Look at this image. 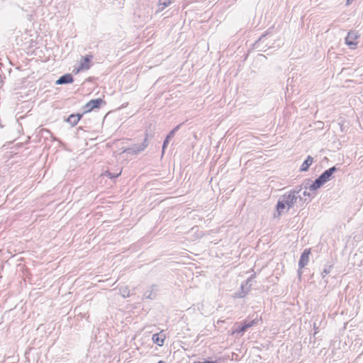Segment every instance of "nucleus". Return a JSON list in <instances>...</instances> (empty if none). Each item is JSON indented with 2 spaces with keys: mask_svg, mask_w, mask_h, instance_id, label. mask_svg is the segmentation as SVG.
<instances>
[{
  "mask_svg": "<svg viewBox=\"0 0 363 363\" xmlns=\"http://www.w3.org/2000/svg\"><path fill=\"white\" fill-rule=\"evenodd\" d=\"M338 169L333 166L325 171H324L315 181L310 185L308 189L311 191H315L323 186L325 183L330 181L333 177V174L336 172Z\"/></svg>",
  "mask_w": 363,
  "mask_h": 363,
  "instance_id": "1",
  "label": "nucleus"
},
{
  "mask_svg": "<svg viewBox=\"0 0 363 363\" xmlns=\"http://www.w3.org/2000/svg\"><path fill=\"white\" fill-rule=\"evenodd\" d=\"M152 135L149 133H145V137L143 140V142L141 143H135L131 145L130 146L123 148L122 153H127L128 155H138L142 151L145 150V149L148 146L150 143V139L152 138Z\"/></svg>",
  "mask_w": 363,
  "mask_h": 363,
  "instance_id": "2",
  "label": "nucleus"
},
{
  "mask_svg": "<svg viewBox=\"0 0 363 363\" xmlns=\"http://www.w3.org/2000/svg\"><path fill=\"white\" fill-rule=\"evenodd\" d=\"M106 104V102L103 99L96 98L89 101L82 106V108L84 110V113H89L93 111L99 110L102 106H105Z\"/></svg>",
  "mask_w": 363,
  "mask_h": 363,
  "instance_id": "3",
  "label": "nucleus"
},
{
  "mask_svg": "<svg viewBox=\"0 0 363 363\" xmlns=\"http://www.w3.org/2000/svg\"><path fill=\"white\" fill-rule=\"evenodd\" d=\"M92 59L93 55L90 54L82 56L79 66L74 69V72L77 74L81 71L89 69L91 67Z\"/></svg>",
  "mask_w": 363,
  "mask_h": 363,
  "instance_id": "4",
  "label": "nucleus"
},
{
  "mask_svg": "<svg viewBox=\"0 0 363 363\" xmlns=\"http://www.w3.org/2000/svg\"><path fill=\"white\" fill-rule=\"evenodd\" d=\"M298 191L291 190L288 193H285L281 196L283 201L286 203L288 210H289L293 206L297 203V198L296 194Z\"/></svg>",
  "mask_w": 363,
  "mask_h": 363,
  "instance_id": "5",
  "label": "nucleus"
},
{
  "mask_svg": "<svg viewBox=\"0 0 363 363\" xmlns=\"http://www.w3.org/2000/svg\"><path fill=\"white\" fill-rule=\"evenodd\" d=\"M359 38L358 32L350 30L345 38V43L351 48L354 49L357 45V39Z\"/></svg>",
  "mask_w": 363,
  "mask_h": 363,
  "instance_id": "6",
  "label": "nucleus"
},
{
  "mask_svg": "<svg viewBox=\"0 0 363 363\" xmlns=\"http://www.w3.org/2000/svg\"><path fill=\"white\" fill-rule=\"evenodd\" d=\"M251 279H248L245 284L240 286V291L234 294L233 297L236 298H244L250 291L251 284H249Z\"/></svg>",
  "mask_w": 363,
  "mask_h": 363,
  "instance_id": "7",
  "label": "nucleus"
},
{
  "mask_svg": "<svg viewBox=\"0 0 363 363\" xmlns=\"http://www.w3.org/2000/svg\"><path fill=\"white\" fill-rule=\"evenodd\" d=\"M74 82V77L72 74L67 73L60 77L55 82L57 85L68 84Z\"/></svg>",
  "mask_w": 363,
  "mask_h": 363,
  "instance_id": "8",
  "label": "nucleus"
},
{
  "mask_svg": "<svg viewBox=\"0 0 363 363\" xmlns=\"http://www.w3.org/2000/svg\"><path fill=\"white\" fill-rule=\"evenodd\" d=\"M311 254V250L310 249H305L304 251L302 252L299 262H298V267L299 268H303L305 266H306L309 261V255Z\"/></svg>",
  "mask_w": 363,
  "mask_h": 363,
  "instance_id": "9",
  "label": "nucleus"
},
{
  "mask_svg": "<svg viewBox=\"0 0 363 363\" xmlns=\"http://www.w3.org/2000/svg\"><path fill=\"white\" fill-rule=\"evenodd\" d=\"M165 335L162 333H156L152 335V341L154 343L157 344L159 346H162L164 344Z\"/></svg>",
  "mask_w": 363,
  "mask_h": 363,
  "instance_id": "10",
  "label": "nucleus"
},
{
  "mask_svg": "<svg viewBox=\"0 0 363 363\" xmlns=\"http://www.w3.org/2000/svg\"><path fill=\"white\" fill-rule=\"evenodd\" d=\"M313 162V157L311 155H308L307 158L305 160V161L303 162L302 165L301 166L300 171L301 172H306L308 170L310 166Z\"/></svg>",
  "mask_w": 363,
  "mask_h": 363,
  "instance_id": "11",
  "label": "nucleus"
},
{
  "mask_svg": "<svg viewBox=\"0 0 363 363\" xmlns=\"http://www.w3.org/2000/svg\"><path fill=\"white\" fill-rule=\"evenodd\" d=\"M286 207H287V206L281 196L277 203V211L279 216L281 215L283 210L285 209Z\"/></svg>",
  "mask_w": 363,
  "mask_h": 363,
  "instance_id": "12",
  "label": "nucleus"
},
{
  "mask_svg": "<svg viewBox=\"0 0 363 363\" xmlns=\"http://www.w3.org/2000/svg\"><path fill=\"white\" fill-rule=\"evenodd\" d=\"M64 121L69 123L72 127L77 125L78 121L76 118L74 113L70 114L67 118L64 119Z\"/></svg>",
  "mask_w": 363,
  "mask_h": 363,
  "instance_id": "13",
  "label": "nucleus"
},
{
  "mask_svg": "<svg viewBox=\"0 0 363 363\" xmlns=\"http://www.w3.org/2000/svg\"><path fill=\"white\" fill-rule=\"evenodd\" d=\"M181 126H182V123H179L177 126H175L172 130H170L169 132V133L167 135L166 138H167V139H169L171 140L174 138L175 133L179 130Z\"/></svg>",
  "mask_w": 363,
  "mask_h": 363,
  "instance_id": "14",
  "label": "nucleus"
},
{
  "mask_svg": "<svg viewBox=\"0 0 363 363\" xmlns=\"http://www.w3.org/2000/svg\"><path fill=\"white\" fill-rule=\"evenodd\" d=\"M119 292H120V294L123 298H127V297L130 296V290H129L128 287L126 286H121L119 289Z\"/></svg>",
  "mask_w": 363,
  "mask_h": 363,
  "instance_id": "15",
  "label": "nucleus"
},
{
  "mask_svg": "<svg viewBox=\"0 0 363 363\" xmlns=\"http://www.w3.org/2000/svg\"><path fill=\"white\" fill-rule=\"evenodd\" d=\"M255 324V320H252L251 322H250L248 323L244 324L240 328H239L238 330H236L235 332H237V333H243L247 329H248L249 328L252 327Z\"/></svg>",
  "mask_w": 363,
  "mask_h": 363,
  "instance_id": "16",
  "label": "nucleus"
},
{
  "mask_svg": "<svg viewBox=\"0 0 363 363\" xmlns=\"http://www.w3.org/2000/svg\"><path fill=\"white\" fill-rule=\"evenodd\" d=\"M171 4V0H159L158 6H162L160 9H164Z\"/></svg>",
  "mask_w": 363,
  "mask_h": 363,
  "instance_id": "17",
  "label": "nucleus"
},
{
  "mask_svg": "<svg viewBox=\"0 0 363 363\" xmlns=\"http://www.w3.org/2000/svg\"><path fill=\"white\" fill-rule=\"evenodd\" d=\"M40 134L42 137H44L46 139H48L49 137L52 136V133L49 130L45 128H43L40 130Z\"/></svg>",
  "mask_w": 363,
  "mask_h": 363,
  "instance_id": "18",
  "label": "nucleus"
},
{
  "mask_svg": "<svg viewBox=\"0 0 363 363\" xmlns=\"http://www.w3.org/2000/svg\"><path fill=\"white\" fill-rule=\"evenodd\" d=\"M121 174V171L118 173H112L108 171L106 172V175L111 179L118 178Z\"/></svg>",
  "mask_w": 363,
  "mask_h": 363,
  "instance_id": "19",
  "label": "nucleus"
},
{
  "mask_svg": "<svg viewBox=\"0 0 363 363\" xmlns=\"http://www.w3.org/2000/svg\"><path fill=\"white\" fill-rule=\"evenodd\" d=\"M98 281H99V282L100 281L104 282L106 284L105 286H111L114 284L113 282H112V280L111 279H109V278H106L105 280H103V281L99 279Z\"/></svg>",
  "mask_w": 363,
  "mask_h": 363,
  "instance_id": "20",
  "label": "nucleus"
},
{
  "mask_svg": "<svg viewBox=\"0 0 363 363\" xmlns=\"http://www.w3.org/2000/svg\"><path fill=\"white\" fill-rule=\"evenodd\" d=\"M170 142V140L169 139H167V138H165L164 141H163V144H162V154H164V150L167 148V147L168 146L169 143Z\"/></svg>",
  "mask_w": 363,
  "mask_h": 363,
  "instance_id": "21",
  "label": "nucleus"
},
{
  "mask_svg": "<svg viewBox=\"0 0 363 363\" xmlns=\"http://www.w3.org/2000/svg\"><path fill=\"white\" fill-rule=\"evenodd\" d=\"M144 296L146 298H150V299H152L155 297V296H152V291H145V294H144Z\"/></svg>",
  "mask_w": 363,
  "mask_h": 363,
  "instance_id": "22",
  "label": "nucleus"
},
{
  "mask_svg": "<svg viewBox=\"0 0 363 363\" xmlns=\"http://www.w3.org/2000/svg\"><path fill=\"white\" fill-rule=\"evenodd\" d=\"M86 113H84V111L82 112V113H74L75 116H76V118L77 120L78 121V122L80 121V119L83 117V116Z\"/></svg>",
  "mask_w": 363,
  "mask_h": 363,
  "instance_id": "23",
  "label": "nucleus"
},
{
  "mask_svg": "<svg viewBox=\"0 0 363 363\" xmlns=\"http://www.w3.org/2000/svg\"><path fill=\"white\" fill-rule=\"evenodd\" d=\"M296 197L297 198V202H300V203H303V198L300 196V195H296ZM306 199H304V201H306Z\"/></svg>",
  "mask_w": 363,
  "mask_h": 363,
  "instance_id": "24",
  "label": "nucleus"
},
{
  "mask_svg": "<svg viewBox=\"0 0 363 363\" xmlns=\"http://www.w3.org/2000/svg\"><path fill=\"white\" fill-rule=\"evenodd\" d=\"M265 37V35H262L259 39L258 40L256 41L255 44H259L262 40Z\"/></svg>",
  "mask_w": 363,
  "mask_h": 363,
  "instance_id": "25",
  "label": "nucleus"
},
{
  "mask_svg": "<svg viewBox=\"0 0 363 363\" xmlns=\"http://www.w3.org/2000/svg\"><path fill=\"white\" fill-rule=\"evenodd\" d=\"M301 189H302L301 186H297L294 190L298 191V192L296 193V195H298L299 194V192L301 191Z\"/></svg>",
  "mask_w": 363,
  "mask_h": 363,
  "instance_id": "26",
  "label": "nucleus"
},
{
  "mask_svg": "<svg viewBox=\"0 0 363 363\" xmlns=\"http://www.w3.org/2000/svg\"><path fill=\"white\" fill-rule=\"evenodd\" d=\"M303 195L304 196H311V194L309 192H307L306 191H303Z\"/></svg>",
  "mask_w": 363,
  "mask_h": 363,
  "instance_id": "27",
  "label": "nucleus"
},
{
  "mask_svg": "<svg viewBox=\"0 0 363 363\" xmlns=\"http://www.w3.org/2000/svg\"><path fill=\"white\" fill-rule=\"evenodd\" d=\"M184 269L188 270V271H193V269L191 267H187V266L184 267Z\"/></svg>",
  "mask_w": 363,
  "mask_h": 363,
  "instance_id": "28",
  "label": "nucleus"
},
{
  "mask_svg": "<svg viewBox=\"0 0 363 363\" xmlns=\"http://www.w3.org/2000/svg\"><path fill=\"white\" fill-rule=\"evenodd\" d=\"M352 1V0H347V3H346V4H347V5H350V4H351Z\"/></svg>",
  "mask_w": 363,
  "mask_h": 363,
  "instance_id": "29",
  "label": "nucleus"
},
{
  "mask_svg": "<svg viewBox=\"0 0 363 363\" xmlns=\"http://www.w3.org/2000/svg\"><path fill=\"white\" fill-rule=\"evenodd\" d=\"M323 272H324V273L328 272L327 269H326V268H325V269H323Z\"/></svg>",
  "mask_w": 363,
  "mask_h": 363,
  "instance_id": "30",
  "label": "nucleus"
},
{
  "mask_svg": "<svg viewBox=\"0 0 363 363\" xmlns=\"http://www.w3.org/2000/svg\"><path fill=\"white\" fill-rule=\"evenodd\" d=\"M157 363H166L165 362L162 361V360H160Z\"/></svg>",
  "mask_w": 363,
  "mask_h": 363,
  "instance_id": "31",
  "label": "nucleus"
},
{
  "mask_svg": "<svg viewBox=\"0 0 363 363\" xmlns=\"http://www.w3.org/2000/svg\"><path fill=\"white\" fill-rule=\"evenodd\" d=\"M179 166H180L179 174H181L182 163L179 164Z\"/></svg>",
  "mask_w": 363,
  "mask_h": 363,
  "instance_id": "32",
  "label": "nucleus"
},
{
  "mask_svg": "<svg viewBox=\"0 0 363 363\" xmlns=\"http://www.w3.org/2000/svg\"><path fill=\"white\" fill-rule=\"evenodd\" d=\"M82 130V127H79V128H78V130Z\"/></svg>",
  "mask_w": 363,
  "mask_h": 363,
  "instance_id": "33",
  "label": "nucleus"
},
{
  "mask_svg": "<svg viewBox=\"0 0 363 363\" xmlns=\"http://www.w3.org/2000/svg\"><path fill=\"white\" fill-rule=\"evenodd\" d=\"M170 269H171V270H174V269H173V268H172V267L170 268ZM174 269L176 270L177 269H176V268H174Z\"/></svg>",
  "mask_w": 363,
  "mask_h": 363,
  "instance_id": "34",
  "label": "nucleus"
}]
</instances>
